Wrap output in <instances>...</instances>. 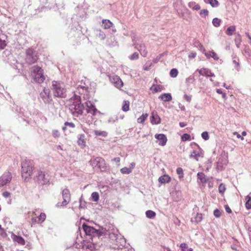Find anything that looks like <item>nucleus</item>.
Masks as SVG:
<instances>
[{
    "label": "nucleus",
    "instance_id": "obj_1",
    "mask_svg": "<svg viewBox=\"0 0 251 251\" xmlns=\"http://www.w3.org/2000/svg\"><path fill=\"white\" fill-rule=\"evenodd\" d=\"M87 87L85 86L78 85L76 90L74 92V96L70 100L69 109L74 116L78 117L83 113L84 106L81 103L80 96L77 94H83L87 91Z\"/></svg>",
    "mask_w": 251,
    "mask_h": 251
},
{
    "label": "nucleus",
    "instance_id": "obj_2",
    "mask_svg": "<svg viewBox=\"0 0 251 251\" xmlns=\"http://www.w3.org/2000/svg\"><path fill=\"white\" fill-rule=\"evenodd\" d=\"M82 228L86 235L91 237L92 241H93L94 238L102 239L103 234L106 233L103 227H99V229H96L92 226H88L85 223L83 224Z\"/></svg>",
    "mask_w": 251,
    "mask_h": 251
},
{
    "label": "nucleus",
    "instance_id": "obj_3",
    "mask_svg": "<svg viewBox=\"0 0 251 251\" xmlns=\"http://www.w3.org/2000/svg\"><path fill=\"white\" fill-rule=\"evenodd\" d=\"M51 89L55 97L65 98L66 97L67 90L64 84L61 82L52 81Z\"/></svg>",
    "mask_w": 251,
    "mask_h": 251
},
{
    "label": "nucleus",
    "instance_id": "obj_4",
    "mask_svg": "<svg viewBox=\"0 0 251 251\" xmlns=\"http://www.w3.org/2000/svg\"><path fill=\"white\" fill-rule=\"evenodd\" d=\"M35 175L34 179L36 180L39 184L45 185L50 182V177L49 175L46 172L38 170L34 172Z\"/></svg>",
    "mask_w": 251,
    "mask_h": 251
},
{
    "label": "nucleus",
    "instance_id": "obj_5",
    "mask_svg": "<svg viewBox=\"0 0 251 251\" xmlns=\"http://www.w3.org/2000/svg\"><path fill=\"white\" fill-rule=\"evenodd\" d=\"M31 75L34 81L38 83H42L45 79L43 70L38 66H34L31 71Z\"/></svg>",
    "mask_w": 251,
    "mask_h": 251
},
{
    "label": "nucleus",
    "instance_id": "obj_6",
    "mask_svg": "<svg viewBox=\"0 0 251 251\" xmlns=\"http://www.w3.org/2000/svg\"><path fill=\"white\" fill-rule=\"evenodd\" d=\"M89 163L93 168L98 167L101 171H104L106 169L105 160L101 157H92Z\"/></svg>",
    "mask_w": 251,
    "mask_h": 251
},
{
    "label": "nucleus",
    "instance_id": "obj_7",
    "mask_svg": "<svg viewBox=\"0 0 251 251\" xmlns=\"http://www.w3.org/2000/svg\"><path fill=\"white\" fill-rule=\"evenodd\" d=\"M32 167V164L30 161L25 160L22 163L23 177L26 179L31 175L33 172Z\"/></svg>",
    "mask_w": 251,
    "mask_h": 251
},
{
    "label": "nucleus",
    "instance_id": "obj_8",
    "mask_svg": "<svg viewBox=\"0 0 251 251\" xmlns=\"http://www.w3.org/2000/svg\"><path fill=\"white\" fill-rule=\"evenodd\" d=\"M38 99L41 100L45 104H51L52 101L50 91L49 89L44 88L39 94Z\"/></svg>",
    "mask_w": 251,
    "mask_h": 251
},
{
    "label": "nucleus",
    "instance_id": "obj_9",
    "mask_svg": "<svg viewBox=\"0 0 251 251\" xmlns=\"http://www.w3.org/2000/svg\"><path fill=\"white\" fill-rule=\"evenodd\" d=\"M26 61L29 63H34L38 59V53L34 49L29 48L26 50Z\"/></svg>",
    "mask_w": 251,
    "mask_h": 251
},
{
    "label": "nucleus",
    "instance_id": "obj_10",
    "mask_svg": "<svg viewBox=\"0 0 251 251\" xmlns=\"http://www.w3.org/2000/svg\"><path fill=\"white\" fill-rule=\"evenodd\" d=\"M104 230L106 233L103 234V237L108 236L109 238L114 243L120 238V236H121L119 234V231L117 228L112 227L111 229L109 228L107 230L104 228Z\"/></svg>",
    "mask_w": 251,
    "mask_h": 251
},
{
    "label": "nucleus",
    "instance_id": "obj_11",
    "mask_svg": "<svg viewBox=\"0 0 251 251\" xmlns=\"http://www.w3.org/2000/svg\"><path fill=\"white\" fill-rule=\"evenodd\" d=\"M63 201L62 202H58L56 206L58 207L66 206L71 201V194L69 189L65 188L62 191Z\"/></svg>",
    "mask_w": 251,
    "mask_h": 251
},
{
    "label": "nucleus",
    "instance_id": "obj_12",
    "mask_svg": "<svg viewBox=\"0 0 251 251\" xmlns=\"http://www.w3.org/2000/svg\"><path fill=\"white\" fill-rule=\"evenodd\" d=\"M11 173L9 172H5L0 177V187H1L5 185L8 183H9L11 181Z\"/></svg>",
    "mask_w": 251,
    "mask_h": 251
},
{
    "label": "nucleus",
    "instance_id": "obj_13",
    "mask_svg": "<svg viewBox=\"0 0 251 251\" xmlns=\"http://www.w3.org/2000/svg\"><path fill=\"white\" fill-rule=\"evenodd\" d=\"M85 105L86 107V112L87 113H90L92 115L91 118H92V116H95L97 113H100L91 101H86L85 102Z\"/></svg>",
    "mask_w": 251,
    "mask_h": 251
},
{
    "label": "nucleus",
    "instance_id": "obj_14",
    "mask_svg": "<svg viewBox=\"0 0 251 251\" xmlns=\"http://www.w3.org/2000/svg\"><path fill=\"white\" fill-rule=\"evenodd\" d=\"M134 45L135 46V48L138 50L142 56L143 57H146L148 54V51L146 50V46L144 43L142 42H135L134 43Z\"/></svg>",
    "mask_w": 251,
    "mask_h": 251
},
{
    "label": "nucleus",
    "instance_id": "obj_15",
    "mask_svg": "<svg viewBox=\"0 0 251 251\" xmlns=\"http://www.w3.org/2000/svg\"><path fill=\"white\" fill-rule=\"evenodd\" d=\"M155 138L158 141V144L161 146H164L167 141V138L164 134H156L155 135Z\"/></svg>",
    "mask_w": 251,
    "mask_h": 251
},
{
    "label": "nucleus",
    "instance_id": "obj_16",
    "mask_svg": "<svg viewBox=\"0 0 251 251\" xmlns=\"http://www.w3.org/2000/svg\"><path fill=\"white\" fill-rule=\"evenodd\" d=\"M197 71L199 73L200 75L205 76L206 77L215 76L214 74L207 68H203L201 69H197Z\"/></svg>",
    "mask_w": 251,
    "mask_h": 251
},
{
    "label": "nucleus",
    "instance_id": "obj_17",
    "mask_svg": "<svg viewBox=\"0 0 251 251\" xmlns=\"http://www.w3.org/2000/svg\"><path fill=\"white\" fill-rule=\"evenodd\" d=\"M77 144L82 148L86 146V136L84 134H79L78 136Z\"/></svg>",
    "mask_w": 251,
    "mask_h": 251
},
{
    "label": "nucleus",
    "instance_id": "obj_18",
    "mask_svg": "<svg viewBox=\"0 0 251 251\" xmlns=\"http://www.w3.org/2000/svg\"><path fill=\"white\" fill-rule=\"evenodd\" d=\"M11 238L14 242L18 243L21 245H25V241L23 237L20 236H17L14 233L11 235Z\"/></svg>",
    "mask_w": 251,
    "mask_h": 251
},
{
    "label": "nucleus",
    "instance_id": "obj_19",
    "mask_svg": "<svg viewBox=\"0 0 251 251\" xmlns=\"http://www.w3.org/2000/svg\"><path fill=\"white\" fill-rule=\"evenodd\" d=\"M112 82L114 83L115 87L118 88H121L123 85V83L121 78L118 76H115L113 78Z\"/></svg>",
    "mask_w": 251,
    "mask_h": 251
},
{
    "label": "nucleus",
    "instance_id": "obj_20",
    "mask_svg": "<svg viewBox=\"0 0 251 251\" xmlns=\"http://www.w3.org/2000/svg\"><path fill=\"white\" fill-rule=\"evenodd\" d=\"M83 246L85 247L86 249H89L91 251L93 250H97V248L100 247L97 244L91 242H87L85 243Z\"/></svg>",
    "mask_w": 251,
    "mask_h": 251
},
{
    "label": "nucleus",
    "instance_id": "obj_21",
    "mask_svg": "<svg viewBox=\"0 0 251 251\" xmlns=\"http://www.w3.org/2000/svg\"><path fill=\"white\" fill-rule=\"evenodd\" d=\"M151 122L152 124L157 125L160 123V118L156 113L152 112Z\"/></svg>",
    "mask_w": 251,
    "mask_h": 251
},
{
    "label": "nucleus",
    "instance_id": "obj_22",
    "mask_svg": "<svg viewBox=\"0 0 251 251\" xmlns=\"http://www.w3.org/2000/svg\"><path fill=\"white\" fill-rule=\"evenodd\" d=\"M170 180L171 178L168 175H164L160 176L158 178L159 182L161 184L169 183Z\"/></svg>",
    "mask_w": 251,
    "mask_h": 251
},
{
    "label": "nucleus",
    "instance_id": "obj_23",
    "mask_svg": "<svg viewBox=\"0 0 251 251\" xmlns=\"http://www.w3.org/2000/svg\"><path fill=\"white\" fill-rule=\"evenodd\" d=\"M159 99L164 101H170L172 100V97L170 93H164L159 96Z\"/></svg>",
    "mask_w": 251,
    "mask_h": 251
},
{
    "label": "nucleus",
    "instance_id": "obj_24",
    "mask_svg": "<svg viewBox=\"0 0 251 251\" xmlns=\"http://www.w3.org/2000/svg\"><path fill=\"white\" fill-rule=\"evenodd\" d=\"M126 242V239L124 237L120 236V238H119L115 243L119 246V248H121V247L125 246Z\"/></svg>",
    "mask_w": 251,
    "mask_h": 251
},
{
    "label": "nucleus",
    "instance_id": "obj_25",
    "mask_svg": "<svg viewBox=\"0 0 251 251\" xmlns=\"http://www.w3.org/2000/svg\"><path fill=\"white\" fill-rule=\"evenodd\" d=\"M205 55L207 58H209L210 57L213 58L215 60H218L219 57L217 53L213 51H210L207 53H205Z\"/></svg>",
    "mask_w": 251,
    "mask_h": 251
},
{
    "label": "nucleus",
    "instance_id": "obj_26",
    "mask_svg": "<svg viewBox=\"0 0 251 251\" xmlns=\"http://www.w3.org/2000/svg\"><path fill=\"white\" fill-rule=\"evenodd\" d=\"M188 6L190 8L192 9L193 10H200L201 8L200 5L198 4H197L194 1L190 2L188 3Z\"/></svg>",
    "mask_w": 251,
    "mask_h": 251
},
{
    "label": "nucleus",
    "instance_id": "obj_27",
    "mask_svg": "<svg viewBox=\"0 0 251 251\" xmlns=\"http://www.w3.org/2000/svg\"><path fill=\"white\" fill-rule=\"evenodd\" d=\"M236 27L234 25H231L227 27L226 30V33L228 35H232L233 32L235 31Z\"/></svg>",
    "mask_w": 251,
    "mask_h": 251
},
{
    "label": "nucleus",
    "instance_id": "obj_28",
    "mask_svg": "<svg viewBox=\"0 0 251 251\" xmlns=\"http://www.w3.org/2000/svg\"><path fill=\"white\" fill-rule=\"evenodd\" d=\"M102 23L104 25V28H110L113 25L112 23L109 20H103Z\"/></svg>",
    "mask_w": 251,
    "mask_h": 251
},
{
    "label": "nucleus",
    "instance_id": "obj_29",
    "mask_svg": "<svg viewBox=\"0 0 251 251\" xmlns=\"http://www.w3.org/2000/svg\"><path fill=\"white\" fill-rule=\"evenodd\" d=\"M198 178L200 179L201 183H205L207 181L205 175L201 172H199L197 174Z\"/></svg>",
    "mask_w": 251,
    "mask_h": 251
},
{
    "label": "nucleus",
    "instance_id": "obj_30",
    "mask_svg": "<svg viewBox=\"0 0 251 251\" xmlns=\"http://www.w3.org/2000/svg\"><path fill=\"white\" fill-rule=\"evenodd\" d=\"M96 35L101 40H104L105 38V33L100 29L96 30Z\"/></svg>",
    "mask_w": 251,
    "mask_h": 251
},
{
    "label": "nucleus",
    "instance_id": "obj_31",
    "mask_svg": "<svg viewBox=\"0 0 251 251\" xmlns=\"http://www.w3.org/2000/svg\"><path fill=\"white\" fill-rule=\"evenodd\" d=\"M202 219V214L200 213H197L195 217L192 218L191 221L192 222H195L196 223L200 222Z\"/></svg>",
    "mask_w": 251,
    "mask_h": 251
},
{
    "label": "nucleus",
    "instance_id": "obj_32",
    "mask_svg": "<svg viewBox=\"0 0 251 251\" xmlns=\"http://www.w3.org/2000/svg\"><path fill=\"white\" fill-rule=\"evenodd\" d=\"M94 133L96 136L106 137L107 135V133L105 131L101 130H94Z\"/></svg>",
    "mask_w": 251,
    "mask_h": 251
},
{
    "label": "nucleus",
    "instance_id": "obj_33",
    "mask_svg": "<svg viewBox=\"0 0 251 251\" xmlns=\"http://www.w3.org/2000/svg\"><path fill=\"white\" fill-rule=\"evenodd\" d=\"M146 217L148 218L153 219V218L155 217L156 213H155V212L152 210H149L146 212Z\"/></svg>",
    "mask_w": 251,
    "mask_h": 251
},
{
    "label": "nucleus",
    "instance_id": "obj_34",
    "mask_svg": "<svg viewBox=\"0 0 251 251\" xmlns=\"http://www.w3.org/2000/svg\"><path fill=\"white\" fill-rule=\"evenodd\" d=\"M38 219V224L43 223L46 219V215L44 213H41L40 215L37 217Z\"/></svg>",
    "mask_w": 251,
    "mask_h": 251
},
{
    "label": "nucleus",
    "instance_id": "obj_35",
    "mask_svg": "<svg viewBox=\"0 0 251 251\" xmlns=\"http://www.w3.org/2000/svg\"><path fill=\"white\" fill-rule=\"evenodd\" d=\"M246 200H247L245 204L246 208L247 209H250L251 208V197L249 195L246 196Z\"/></svg>",
    "mask_w": 251,
    "mask_h": 251
},
{
    "label": "nucleus",
    "instance_id": "obj_36",
    "mask_svg": "<svg viewBox=\"0 0 251 251\" xmlns=\"http://www.w3.org/2000/svg\"><path fill=\"white\" fill-rule=\"evenodd\" d=\"M221 20L217 18H215L212 20V24L213 25L216 27L220 25Z\"/></svg>",
    "mask_w": 251,
    "mask_h": 251
},
{
    "label": "nucleus",
    "instance_id": "obj_37",
    "mask_svg": "<svg viewBox=\"0 0 251 251\" xmlns=\"http://www.w3.org/2000/svg\"><path fill=\"white\" fill-rule=\"evenodd\" d=\"M99 194L98 192H93L91 194V198L93 201L95 202H97L99 200Z\"/></svg>",
    "mask_w": 251,
    "mask_h": 251
},
{
    "label": "nucleus",
    "instance_id": "obj_38",
    "mask_svg": "<svg viewBox=\"0 0 251 251\" xmlns=\"http://www.w3.org/2000/svg\"><path fill=\"white\" fill-rule=\"evenodd\" d=\"M178 71L176 69H172L170 72V75L172 77H176L178 75Z\"/></svg>",
    "mask_w": 251,
    "mask_h": 251
},
{
    "label": "nucleus",
    "instance_id": "obj_39",
    "mask_svg": "<svg viewBox=\"0 0 251 251\" xmlns=\"http://www.w3.org/2000/svg\"><path fill=\"white\" fill-rule=\"evenodd\" d=\"M132 170L130 169V168H127V167H124L121 169V172L123 174H129L131 173Z\"/></svg>",
    "mask_w": 251,
    "mask_h": 251
},
{
    "label": "nucleus",
    "instance_id": "obj_40",
    "mask_svg": "<svg viewBox=\"0 0 251 251\" xmlns=\"http://www.w3.org/2000/svg\"><path fill=\"white\" fill-rule=\"evenodd\" d=\"M148 114H142L139 118L137 119V122L138 123H143L148 117Z\"/></svg>",
    "mask_w": 251,
    "mask_h": 251
},
{
    "label": "nucleus",
    "instance_id": "obj_41",
    "mask_svg": "<svg viewBox=\"0 0 251 251\" xmlns=\"http://www.w3.org/2000/svg\"><path fill=\"white\" fill-rule=\"evenodd\" d=\"M129 108V102L128 101H124L122 106V110L124 111H127Z\"/></svg>",
    "mask_w": 251,
    "mask_h": 251
},
{
    "label": "nucleus",
    "instance_id": "obj_42",
    "mask_svg": "<svg viewBox=\"0 0 251 251\" xmlns=\"http://www.w3.org/2000/svg\"><path fill=\"white\" fill-rule=\"evenodd\" d=\"M195 80V78L193 76H190L186 79V83L187 85H189L190 84L192 83Z\"/></svg>",
    "mask_w": 251,
    "mask_h": 251
},
{
    "label": "nucleus",
    "instance_id": "obj_43",
    "mask_svg": "<svg viewBox=\"0 0 251 251\" xmlns=\"http://www.w3.org/2000/svg\"><path fill=\"white\" fill-rule=\"evenodd\" d=\"M200 155L199 154V153L197 152L196 151H194L191 154H190V157L191 158H195L197 160H198V157H200Z\"/></svg>",
    "mask_w": 251,
    "mask_h": 251
},
{
    "label": "nucleus",
    "instance_id": "obj_44",
    "mask_svg": "<svg viewBox=\"0 0 251 251\" xmlns=\"http://www.w3.org/2000/svg\"><path fill=\"white\" fill-rule=\"evenodd\" d=\"M208 2L212 7L218 6V1L217 0H208Z\"/></svg>",
    "mask_w": 251,
    "mask_h": 251
},
{
    "label": "nucleus",
    "instance_id": "obj_45",
    "mask_svg": "<svg viewBox=\"0 0 251 251\" xmlns=\"http://www.w3.org/2000/svg\"><path fill=\"white\" fill-rule=\"evenodd\" d=\"M176 173L179 175V178H181L183 177V171L181 168H177Z\"/></svg>",
    "mask_w": 251,
    "mask_h": 251
},
{
    "label": "nucleus",
    "instance_id": "obj_46",
    "mask_svg": "<svg viewBox=\"0 0 251 251\" xmlns=\"http://www.w3.org/2000/svg\"><path fill=\"white\" fill-rule=\"evenodd\" d=\"M139 58V54L137 52H134L129 57V58L131 60H137Z\"/></svg>",
    "mask_w": 251,
    "mask_h": 251
},
{
    "label": "nucleus",
    "instance_id": "obj_47",
    "mask_svg": "<svg viewBox=\"0 0 251 251\" xmlns=\"http://www.w3.org/2000/svg\"><path fill=\"white\" fill-rule=\"evenodd\" d=\"M201 137L204 140H207L209 138L208 133L207 131H204L201 133Z\"/></svg>",
    "mask_w": 251,
    "mask_h": 251
},
{
    "label": "nucleus",
    "instance_id": "obj_48",
    "mask_svg": "<svg viewBox=\"0 0 251 251\" xmlns=\"http://www.w3.org/2000/svg\"><path fill=\"white\" fill-rule=\"evenodd\" d=\"M52 135L54 138H58L60 136V134L59 131L58 130H53L52 131Z\"/></svg>",
    "mask_w": 251,
    "mask_h": 251
},
{
    "label": "nucleus",
    "instance_id": "obj_49",
    "mask_svg": "<svg viewBox=\"0 0 251 251\" xmlns=\"http://www.w3.org/2000/svg\"><path fill=\"white\" fill-rule=\"evenodd\" d=\"M190 135L187 133L184 134L181 137L182 140L184 141L189 140H190Z\"/></svg>",
    "mask_w": 251,
    "mask_h": 251
},
{
    "label": "nucleus",
    "instance_id": "obj_50",
    "mask_svg": "<svg viewBox=\"0 0 251 251\" xmlns=\"http://www.w3.org/2000/svg\"><path fill=\"white\" fill-rule=\"evenodd\" d=\"M6 46L5 41L0 38V50L3 49Z\"/></svg>",
    "mask_w": 251,
    "mask_h": 251
},
{
    "label": "nucleus",
    "instance_id": "obj_51",
    "mask_svg": "<svg viewBox=\"0 0 251 251\" xmlns=\"http://www.w3.org/2000/svg\"><path fill=\"white\" fill-rule=\"evenodd\" d=\"M233 63H234L235 65V68L237 71H239V60L237 59H234L232 61Z\"/></svg>",
    "mask_w": 251,
    "mask_h": 251
},
{
    "label": "nucleus",
    "instance_id": "obj_52",
    "mask_svg": "<svg viewBox=\"0 0 251 251\" xmlns=\"http://www.w3.org/2000/svg\"><path fill=\"white\" fill-rule=\"evenodd\" d=\"M200 14L201 17H205L208 14V11L207 9H204L201 10Z\"/></svg>",
    "mask_w": 251,
    "mask_h": 251
},
{
    "label": "nucleus",
    "instance_id": "obj_53",
    "mask_svg": "<svg viewBox=\"0 0 251 251\" xmlns=\"http://www.w3.org/2000/svg\"><path fill=\"white\" fill-rule=\"evenodd\" d=\"M226 190L225 186L224 184H221L219 186V192L221 194H223Z\"/></svg>",
    "mask_w": 251,
    "mask_h": 251
},
{
    "label": "nucleus",
    "instance_id": "obj_54",
    "mask_svg": "<svg viewBox=\"0 0 251 251\" xmlns=\"http://www.w3.org/2000/svg\"><path fill=\"white\" fill-rule=\"evenodd\" d=\"M64 126H69V127H71V128H74L75 127V125L74 123H69L68 122H66L64 123Z\"/></svg>",
    "mask_w": 251,
    "mask_h": 251
},
{
    "label": "nucleus",
    "instance_id": "obj_55",
    "mask_svg": "<svg viewBox=\"0 0 251 251\" xmlns=\"http://www.w3.org/2000/svg\"><path fill=\"white\" fill-rule=\"evenodd\" d=\"M152 65L151 62H147L145 66L144 67V69L145 70L148 71L150 69V67Z\"/></svg>",
    "mask_w": 251,
    "mask_h": 251
},
{
    "label": "nucleus",
    "instance_id": "obj_56",
    "mask_svg": "<svg viewBox=\"0 0 251 251\" xmlns=\"http://www.w3.org/2000/svg\"><path fill=\"white\" fill-rule=\"evenodd\" d=\"M214 215L216 217L219 218L221 216V212L218 209H216L214 211Z\"/></svg>",
    "mask_w": 251,
    "mask_h": 251
},
{
    "label": "nucleus",
    "instance_id": "obj_57",
    "mask_svg": "<svg viewBox=\"0 0 251 251\" xmlns=\"http://www.w3.org/2000/svg\"><path fill=\"white\" fill-rule=\"evenodd\" d=\"M180 247L183 251H185L188 248V246L185 243H182L180 244Z\"/></svg>",
    "mask_w": 251,
    "mask_h": 251
},
{
    "label": "nucleus",
    "instance_id": "obj_58",
    "mask_svg": "<svg viewBox=\"0 0 251 251\" xmlns=\"http://www.w3.org/2000/svg\"><path fill=\"white\" fill-rule=\"evenodd\" d=\"M2 196L5 198H8L10 196L11 194L7 191H5L2 193Z\"/></svg>",
    "mask_w": 251,
    "mask_h": 251
},
{
    "label": "nucleus",
    "instance_id": "obj_59",
    "mask_svg": "<svg viewBox=\"0 0 251 251\" xmlns=\"http://www.w3.org/2000/svg\"><path fill=\"white\" fill-rule=\"evenodd\" d=\"M184 99L188 102H190L191 100V96H188L187 95H184Z\"/></svg>",
    "mask_w": 251,
    "mask_h": 251
},
{
    "label": "nucleus",
    "instance_id": "obj_60",
    "mask_svg": "<svg viewBox=\"0 0 251 251\" xmlns=\"http://www.w3.org/2000/svg\"><path fill=\"white\" fill-rule=\"evenodd\" d=\"M153 86H154V91L155 92H160L161 91V89L160 88V86H158V85H154Z\"/></svg>",
    "mask_w": 251,
    "mask_h": 251
},
{
    "label": "nucleus",
    "instance_id": "obj_61",
    "mask_svg": "<svg viewBox=\"0 0 251 251\" xmlns=\"http://www.w3.org/2000/svg\"><path fill=\"white\" fill-rule=\"evenodd\" d=\"M120 160H121V159H120V157H115V158H114V159H112L113 161H114L116 163H118V165H120Z\"/></svg>",
    "mask_w": 251,
    "mask_h": 251
},
{
    "label": "nucleus",
    "instance_id": "obj_62",
    "mask_svg": "<svg viewBox=\"0 0 251 251\" xmlns=\"http://www.w3.org/2000/svg\"><path fill=\"white\" fill-rule=\"evenodd\" d=\"M234 135H236L238 138H240L242 140H244V137L241 136L240 134H239L237 132H233Z\"/></svg>",
    "mask_w": 251,
    "mask_h": 251
},
{
    "label": "nucleus",
    "instance_id": "obj_63",
    "mask_svg": "<svg viewBox=\"0 0 251 251\" xmlns=\"http://www.w3.org/2000/svg\"><path fill=\"white\" fill-rule=\"evenodd\" d=\"M37 221H38V219H37V217H33L31 219L32 224H36V223L38 224Z\"/></svg>",
    "mask_w": 251,
    "mask_h": 251
},
{
    "label": "nucleus",
    "instance_id": "obj_64",
    "mask_svg": "<svg viewBox=\"0 0 251 251\" xmlns=\"http://www.w3.org/2000/svg\"><path fill=\"white\" fill-rule=\"evenodd\" d=\"M225 209H226V211L227 213H231V209L227 206V205H226V207H225Z\"/></svg>",
    "mask_w": 251,
    "mask_h": 251
}]
</instances>
